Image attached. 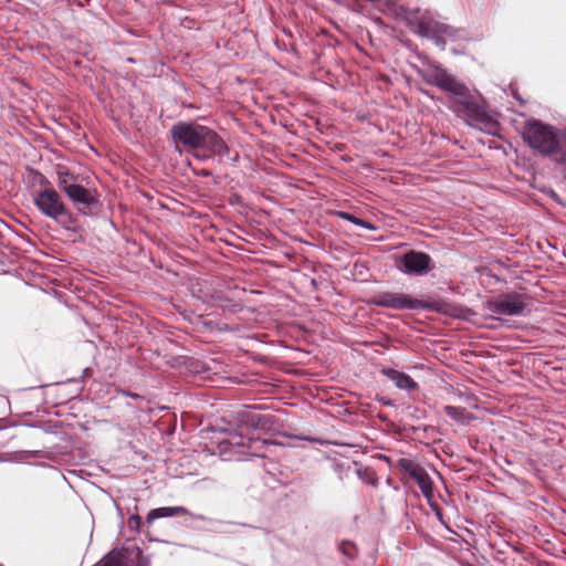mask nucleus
<instances>
[{
	"label": "nucleus",
	"mask_w": 566,
	"mask_h": 566,
	"mask_svg": "<svg viewBox=\"0 0 566 566\" xmlns=\"http://www.w3.org/2000/svg\"><path fill=\"white\" fill-rule=\"evenodd\" d=\"M423 81L447 92L452 103V111L471 127L491 133L496 122L480 103L479 97L446 69L439 64H430L421 72Z\"/></svg>",
	"instance_id": "obj_1"
},
{
	"label": "nucleus",
	"mask_w": 566,
	"mask_h": 566,
	"mask_svg": "<svg viewBox=\"0 0 566 566\" xmlns=\"http://www.w3.org/2000/svg\"><path fill=\"white\" fill-rule=\"evenodd\" d=\"M171 138L178 148L182 146L187 151H200L199 158L224 156L229 148L224 140L211 128L195 122H178L170 128Z\"/></svg>",
	"instance_id": "obj_2"
},
{
	"label": "nucleus",
	"mask_w": 566,
	"mask_h": 566,
	"mask_svg": "<svg viewBox=\"0 0 566 566\" xmlns=\"http://www.w3.org/2000/svg\"><path fill=\"white\" fill-rule=\"evenodd\" d=\"M371 305L379 307L403 311H429L452 317H459L461 308L442 298H433L422 301L412 297L406 293L380 292L373 296L369 301Z\"/></svg>",
	"instance_id": "obj_3"
},
{
	"label": "nucleus",
	"mask_w": 566,
	"mask_h": 566,
	"mask_svg": "<svg viewBox=\"0 0 566 566\" xmlns=\"http://www.w3.org/2000/svg\"><path fill=\"white\" fill-rule=\"evenodd\" d=\"M41 184L45 187L33 193V202L38 210L52 219L65 230H71L76 222L74 214L65 207L61 195L50 186L49 180L41 174Z\"/></svg>",
	"instance_id": "obj_4"
},
{
	"label": "nucleus",
	"mask_w": 566,
	"mask_h": 566,
	"mask_svg": "<svg viewBox=\"0 0 566 566\" xmlns=\"http://www.w3.org/2000/svg\"><path fill=\"white\" fill-rule=\"evenodd\" d=\"M523 139L531 148L546 156L557 154L560 150V130L538 119L526 122Z\"/></svg>",
	"instance_id": "obj_5"
},
{
	"label": "nucleus",
	"mask_w": 566,
	"mask_h": 566,
	"mask_svg": "<svg viewBox=\"0 0 566 566\" xmlns=\"http://www.w3.org/2000/svg\"><path fill=\"white\" fill-rule=\"evenodd\" d=\"M396 268L406 275L423 276L434 269V264L428 253L409 250L397 256Z\"/></svg>",
	"instance_id": "obj_6"
},
{
	"label": "nucleus",
	"mask_w": 566,
	"mask_h": 566,
	"mask_svg": "<svg viewBox=\"0 0 566 566\" xmlns=\"http://www.w3.org/2000/svg\"><path fill=\"white\" fill-rule=\"evenodd\" d=\"M525 296L516 293L501 294L485 303V308L495 315L520 316L526 308Z\"/></svg>",
	"instance_id": "obj_7"
},
{
	"label": "nucleus",
	"mask_w": 566,
	"mask_h": 566,
	"mask_svg": "<svg viewBox=\"0 0 566 566\" xmlns=\"http://www.w3.org/2000/svg\"><path fill=\"white\" fill-rule=\"evenodd\" d=\"M398 15L406 25L419 36L429 34L430 27L433 25L436 21L428 11H422L418 8L401 7Z\"/></svg>",
	"instance_id": "obj_8"
},
{
	"label": "nucleus",
	"mask_w": 566,
	"mask_h": 566,
	"mask_svg": "<svg viewBox=\"0 0 566 566\" xmlns=\"http://www.w3.org/2000/svg\"><path fill=\"white\" fill-rule=\"evenodd\" d=\"M64 193L77 207L80 213L85 216H93L95 213L98 200L90 189L75 182L66 187Z\"/></svg>",
	"instance_id": "obj_9"
},
{
	"label": "nucleus",
	"mask_w": 566,
	"mask_h": 566,
	"mask_svg": "<svg viewBox=\"0 0 566 566\" xmlns=\"http://www.w3.org/2000/svg\"><path fill=\"white\" fill-rule=\"evenodd\" d=\"M381 373L400 390L410 392L419 388V385L403 371L394 368H385Z\"/></svg>",
	"instance_id": "obj_10"
},
{
	"label": "nucleus",
	"mask_w": 566,
	"mask_h": 566,
	"mask_svg": "<svg viewBox=\"0 0 566 566\" xmlns=\"http://www.w3.org/2000/svg\"><path fill=\"white\" fill-rule=\"evenodd\" d=\"M180 514H187L192 516L193 518L205 521L206 516L201 514H192L184 506H167V507H158L151 510L146 517L147 523H153L157 518L161 517H171Z\"/></svg>",
	"instance_id": "obj_11"
},
{
	"label": "nucleus",
	"mask_w": 566,
	"mask_h": 566,
	"mask_svg": "<svg viewBox=\"0 0 566 566\" xmlns=\"http://www.w3.org/2000/svg\"><path fill=\"white\" fill-rule=\"evenodd\" d=\"M205 303L213 307H219L224 312H235V308L239 307L230 297L219 291L206 294Z\"/></svg>",
	"instance_id": "obj_12"
},
{
	"label": "nucleus",
	"mask_w": 566,
	"mask_h": 566,
	"mask_svg": "<svg viewBox=\"0 0 566 566\" xmlns=\"http://www.w3.org/2000/svg\"><path fill=\"white\" fill-rule=\"evenodd\" d=\"M434 28L438 31V33L442 34L443 38L448 41H458L465 38V32L462 29L453 28L446 23H440L438 21H434Z\"/></svg>",
	"instance_id": "obj_13"
},
{
	"label": "nucleus",
	"mask_w": 566,
	"mask_h": 566,
	"mask_svg": "<svg viewBox=\"0 0 566 566\" xmlns=\"http://www.w3.org/2000/svg\"><path fill=\"white\" fill-rule=\"evenodd\" d=\"M412 480L418 484L421 493L424 497L430 499L432 496V480L424 469H421Z\"/></svg>",
	"instance_id": "obj_14"
},
{
	"label": "nucleus",
	"mask_w": 566,
	"mask_h": 566,
	"mask_svg": "<svg viewBox=\"0 0 566 566\" xmlns=\"http://www.w3.org/2000/svg\"><path fill=\"white\" fill-rule=\"evenodd\" d=\"M241 422H245L247 426L258 429L263 428L266 423L265 417L253 410H245L240 413Z\"/></svg>",
	"instance_id": "obj_15"
},
{
	"label": "nucleus",
	"mask_w": 566,
	"mask_h": 566,
	"mask_svg": "<svg viewBox=\"0 0 566 566\" xmlns=\"http://www.w3.org/2000/svg\"><path fill=\"white\" fill-rule=\"evenodd\" d=\"M397 465L399 469H401L405 473H407L411 479L421 470L423 469L418 462H416L412 459L409 458H400L397 461Z\"/></svg>",
	"instance_id": "obj_16"
},
{
	"label": "nucleus",
	"mask_w": 566,
	"mask_h": 566,
	"mask_svg": "<svg viewBox=\"0 0 566 566\" xmlns=\"http://www.w3.org/2000/svg\"><path fill=\"white\" fill-rule=\"evenodd\" d=\"M336 214L343 219V220H346V221H349L360 228H364V229H367L369 231H375L377 228L376 226H374L373 223L364 220V219H360L358 217H356L355 214L353 213H349V212H346V211H337Z\"/></svg>",
	"instance_id": "obj_17"
},
{
	"label": "nucleus",
	"mask_w": 566,
	"mask_h": 566,
	"mask_svg": "<svg viewBox=\"0 0 566 566\" xmlns=\"http://www.w3.org/2000/svg\"><path fill=\"white\" fill-rule=\"evenodd\" d=\"M76 180L77 177L69 169L63 168L57 170V186L63 192H65L66 187L74 185Z\"/></svg>",
	"instance_id": "obj_18"
},
{
	"label": "nucleus",
	"mask_w": 566,
	"mask_h": 566,
	"mask_svg": "<svg viewBox=\"0 0 566 566\" xmlns=\"http://www.w3.org/2000/svg\"><path fill=\"white\" fill-rule=\"evenodd\" d=\"M443 410L447 416H449L450 418H452L453 420H455L458 422L463 423L468 419V412H467L465 408H463V407H457V406L449 405V406H444Z\"/></svg>",
	"instance_id": "obj_19"
},
{
	"label": "nucleus",
	"mask_w": 566,
	"mask_h": 566,
	"mask_svg": "<svg viewBox=\"0 0 566 566\" xmlns=\"http://www.w3.org/2000/svg\"><path fill=\"white\" fill-rule=\"evenodd\" d=\"M229 447H238V448H251V440L243 437L242 433H230L229 438L224 441Z\"/></svg>",
	"instance_id": "obj_20"
},
{
	"label": "nucleus",
	"mask_w": 566,
	"mask_h": 566,
	"mask_svg": "<svg viewBox=\"0 0 566 566\" xmlns=\"http://www.w3.org/2000/svg\"><path fill=\"white\" fill-rule=\"evenodd\" d=\"M96 566H123L120 552H112L105 556Z\"/></svg>",
	"instance_id": "obj_21"
},
{
	"label": "nucleus",
	"mask_w": 566,
	"mask_h": 566,
	"mask_svg": "<svg viewBox=\"0 0 566 566\" xmlns=\"http://www.w3.org/2000/svg\"><path fill=\"white\" fill-rule=\"evenodd\" d=\"M429 34H423L421 38L430 39L434 42L437 46H439L441 50H444L447 40L443 38L442 34L438 33V31L434 28V24L430 27Z\"/></svg>",
	"instance_id": "obj_22"
},
{
	"label": "nucleus",
	"mask_w": 566,
	"mask_h": 566,
	"mask_svg": "<svg viewBox=\"0 0 566 566\" xmlns=\"http://www.w3.org/2000/svg\"><path fill=\"white\" fill-rule=\"evenodd\" d=\"M356 474L358 475L359 479H361L364 482H366L368 484H373L374 485L376 483L375 476L366 468H361V467L357 468Z\"/></svg>",
	"instance_id": "obj_23"
},
{
	"label": "nucleus",
	"mask_w": 566,
	"mask_h": 566,
	"mask_svg": "<svg viewBox=\"0 0 566 566\" xmlns=\"http://www.w3.org/2000/svg\"><path fill=\"white\" fill-rule=\"evenodd\" d=\"M407 411H408V416L417 419V420H421V419H424L426 418V411L423 409H420L418 407H412V406H409L407 408Z\"/></svg>",
	"instance_id": "obj_24"
},
{
	"label": "nucleus",
	"mask_w": 566,
	"mask_h": 566,
	"mask_svg": "<svg viewBox=\"0 0 566 566\" xmlns=\"http://www.w3.org/2000/svg\"><path fill=\"white\" fill-rule=\"evenodd\" d=\"M350 468L346 467L344 463H335L334 471L337 473L340 480L345 479L348 475Z\"/></svg>",
	"instance_id": "obj_25"
},
{
	"label": "nucleus",
	"mask_w": 566,
	"mask_h": 566,
	"mask_svg": "<svg viewBox=\"0 0 566 566\" xmlns=\"http://www.w3.org/2000/svg\"><path fill=\"white\" fill-rule=\"evenodd\" d=\"M376 400H377L378 402H380L381 405H384V406H387V407H395V403L392 402V400H391V399H389V398H388V397H386V396H377V397H376Z\"/></svg>",
	"instance_id": "obj_26"
},
{
	"label": "nucleus",
	"mask_w": 566,
	"mask_h": 566,
	"mask_svg": "<svg viewBox=\"0 0 566 566\" xmlns=\"http://www.w3.org/2000/svg\"><path fill=\"white\" fill-rule=\"evenodd\" d=\"M130 520L135 523L136 526H139L140 517L138 515L132 516Z\"/></svg>",
	"instance_id": "obj_27"
},
{
	"label": "nucleus",
	"mask_w": 566,
	"mask_h": 566,
	"mask_svg": "<svg viewBox=\"0 0 566 566\" xmlns=\"http://www.w3.org/2000/svg\"><path fill=\"white\" fill-rule=\"evenodd\" d=\"M83 373H84L85 376H88L91 374V369L90 368H85L83 370Z\"/></svg>",
	"instance_id": "obj_28"
}]
</instances>
